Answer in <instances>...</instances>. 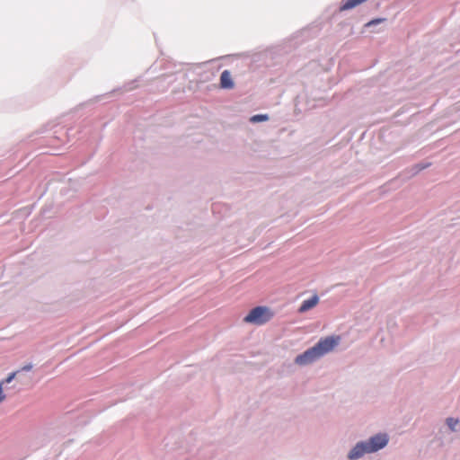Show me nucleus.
<instances>
[{"mask_svg": "<svg viewBox=\"0 0 460 460\" xmlns=\"http://www.w3.org/2000/svg\"><path fill=\"white\" fill-rule=\"evenodd\" d=\"M387 442L388 438L385 434H377L370 438L367 442L358 443L349 452V458L354 460L361 457L366 453L376 452L385 447Z\"/></svg>", "mask_w": 460, "mask_h": 460, "instance_id": "obj_1", "label": "nucleus"}, {"mask_svg": "<svg viewBox=\"0 0 460 460\" xmlns=\"http://www.w3.org/2000/svg\"><path fill=\"white\" fill-rule=\"evenodd\" d=\"M274 316L273 311L268 306H256L243 318V322L255 325H262Z\"/></svg>", "mask_w": 460, "mask_h": 460, "instance_id": "obj_2", "label": "nucleus"}, {"mask_svg": "<svg viewBox=\"0 0 460 460\" xmlns=\"http://www.w3.org/2000/svg\"><path fill=\"white\" fill-rule=\"evenodd\" d=\"M340 342L339 336H331L322 339L318 342V357L332 351Z\"/></svg>", "mask_w": 460, "mask_h": 460, "instance_id": "obj_3", "label": "nucleus"}, {"mask_svg": "<svg viewBox=\"0 0 460 460\" xmlns=\"http://www.w3.org/2000/svg\"><path fill=\"white\" fill-rule=\"evenodd\" d=\"M316 358V346H314L305 351L303 354L298 355L295 362L299 366H305L313 363Z\"/></svg>", "mask_w": 460, "mask_h": 460, "instance_id": "obj_4", "label": "nucleus"}, {"mask_svg": "<svg viewBox=\"0 0 460 460\" xmlns=\"http://www.w3.org/2000/svg\"><path fill=\"white\" fill-rule=\"evenodd\" d=\"M232 75L228 70H224L220 75V86L224 89L234 88Z\"/></svg>", "mask_w": 460, "mask_h": 460, "instance_id": "obj_5", "label": "nucleus"}, {"mask_svg": "<svg viewBox=\"0 0 460 460\" xmlns=\"http://www.w3.org/2000/svg\"><path fill=\"white\" fill-rule=\"evenodd\" d=\"M316 305V295L312 296L309 299L305 300L300 308L299 312L304 313L308 311L309 309L314 308Z\"/></svg>", "mask_w": 460, "mask_h": 460, "instance_id": "obj_6", "label": "nucleus"}, {"mask_svg": "<svg viewBox=\"0 0 460 460\" xmlns=\"http://www.w3.org/2000/svg\"><path fill=\"white\" fill-rule=\"evenodd\" d=\"M269 119V117L268 115L266 114H258V115H254L252 116L250 120L253 123H256V122H261V121H266Z\"/></svg>", "mask_w": 460, "mask_h": 460, "instance_id": "obj_7", "label": "nucleus"}, {"mask_svg": "<svg viewBox=\"0 0 460 460\" xmlns=\"http://www.w3.org/2000/svg\"><path fill=\"white\" fill-rule=\"evenodd\" d=\"M447 423L452 430H455V427L458 424V420L454 418H448Z\"/></svg>", "mask_w": 460, "mask_h": 460, "instance_id": "obj_8", "label": "nucleus"}, {"mask_svg": "<svg viewBox=\"0 0 460 460\" xmlns=\"http://www.w3.org/2000/svg\"><path fill=\"white\" fill-rule=\"evenodd\" d=\"M15 376H16V372H13V373L9 374L8 376L5 379H4L2 382H4V385L9 384L14 379Z\"/></svg>", "mask_w": 460, "mask_h": 460, "instance_id": "obj_9", "label": "nucleus"}, {"mask_svg": "<svg viewBox=\"0 0 460 460\" xmlns=\"http://www.w3.org/2000/svg\"><path fill=\"white\" fill-rule=\"evenodd\" d=\"M4 382H0V403L5 400V394H4Z\"/></svg>", "mask_w": 460, "mask_h": 460, "instance_id": "obj_10", "label": "nucleus"}, {"mask_svg": "<svg viewBox=\"0 0 460 460\" xmlns=\"http://www.w3.org/2000/svg\"><path fill=\"white\" fill-rule=\"evenodd\" d=\"M385 19H374V20H371L370 22H368L366 26L367 27H370L372 25H375V24H377V23H380L384 21Z\"/></svg>", "mask_w": 460, "mask_h": 460, "instance_id": "obj_11", "label": "nucleus"}, {"mask_svg": "<svg viewBox=\"0 0 460 460\" xmlns=\"http://www.w3.org/2000/svg\"><path fill=\"white\" fill-rule=\"evenodd\" d=\"M31 368H32L31 365H26V366L22 367V370H23V371H30Z\"/></svg>", "mask_w": 460, "mask_h": 460, "instance_id": "obj_12", "label": "nucleus"}]
</instances>
